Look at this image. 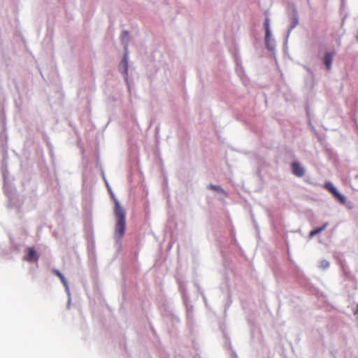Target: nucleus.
Listing matches in <instances>:
<instances>
[{
    "mask_svg": "<svg viewBox=\"0 0 358 358\" xmlns=\"http://www.w3.org/2000/svg\"><path fill=\"white\" fill-rule=\"evenodd\" d=\"M113 200L115 203L113 212L116 220L114 237L115 239H117V241H120L125 233L126 213L124 209L121 206L120 202L115 198Z\"/></svg>",
    "mask_w": 358,
    "mask_h": 358,
    "instance_id": "obj_1",
    "label": "nucleus"
},
{
    "mask_svg": "<svg viewBox=\"0 0 358 358\" xmlns=\"http://www.w3.org/2000/svg\"><path fill=\"white\" fill-rule=\"evenodd\" d=\"M292 170L293 173L297 177H302L305 173L304 169L297 162L292 164Z\"/></svg>",
    "mask_w": 358,
    "mask_h": 358,
    "instance_id": "obj_2",
    "label": "nucleus"
},
{
    "mask_svg": "<svg viewBox=\"0 0 358 358\" xmlns=\"http://www.w3.org/2000/svg\"><path fill=\"white\" fill-rule=\"evenodd\" d=\"M38 255L33 248H29L27 249V256L26 260L28 262H36L38 261Z\"/></svg>",
    "mask_w": 358,
    "mask_h": 358,
    "instance_id": "obj_3",
    "label": "nucleus"
},
{
    "mask_svg": "<svg viewBox=\"0 0 358 358\" xmlns=\"http://www.w3.org/2000/svg\"><path fill=\"white\" fill-rule=\"evenodd\" d=\"M333 56L334 53L327 52L325 54L324 58V63L328 70H330L331 68V64L333 62Z\"/></svg>",
    "mask_w": 358,
    "mask_h": 358,
    "instance_id": "obj_4",
    "label": "nucleus"
},
{
    "mask_svg": "<svg viewBox=\"0 0 358 358\" xmlns=\"http://www.w3.org/2000/svg\"><path fill=\"white\" fill-rule=\"evenodd\" d=\"M52 273L57 275L61 280V282H62V284L66 287L68 288V283H67V281L66 280V278H64V276L62 275V273L59 271V270H57V269H54L52 271Z\"/></svg>",
    "mask_w": 358,
    "mask_h": 358,
    "instance_id": "obj_5",
    "label": "nucleus"
},
{
    "mask_svg": "<svg viewBox=\"0 0 358 358\" xmlns=\"http://www.w3.org/2000/svg\"><path fill=\"white\" fill-rule=\"evenodd\" d=\"M333 195L340 203L343 204L345 203L346 198L344 195L341 194L338 191H336Z\"/></svg>",
    "mask_w": 358,
    "mask_h": 358,
    "instance_id": "obj_6",
    "label": "nucleus"
},
{
    "mask_svg": "<svg viewBox=\"0 0 358 358\" xmlns=\"http://www.w3.org/2000/svg\"><path fill=\"white\" fill-rule=\"evenodd\" d=\"M122 66L124 67V73L127 74V68H128V58H127V54L124 55V58L122 59V60L121 62L120 67Z\"/></svg>",
    "mask_w": 358,
    "mask_h": 358,
    "instance_id": "obj_7",
    "label": "nucleus"
},
{
    "mask_svg": "<svg viewBox=\"0 0 358 358\" xmlns=\"http://www.w3.org/2000/svg\"><path fill=\"white\" fill-rule=\"evenodd\" d=\"M264 27L266 30V38H268L270 36V30H269V20L266 18L264 22Z\"/></svg>",
    "mask_w": 358,
    "mask_h": 358,
    "instance_id": "obj_8",
    "label": "nucleus"
},
{
    "mask_svg": "<svg viewBox=\"0 0 358 358\" xmlns=\"http://www.w3.org/2000/svg\"><path fill=\"white\" fill-rule=\"evenodd\" d=\"M326 188L334 194L336 191V188L330 182L326 184Z\"/></svg>",
    "mask_w": 358,
    "mask_h": 358,
    "instance_id": "obj_9",
    "label": "nucleus"
},
{
    "mask_svg": "<svg viewBox=\"0 0 358 358\" xmlns=\"http://www.w3.org/2000/svg\"><path fill=\"white\" fill-rule=\"evenodd\" d=\"M327 225H328V223H324L322 227L315 229H314L315 233H316V234H317L322 232L323 230H324L326 229Z\"/></svg>",
    "mask_w": 358,
    "mask_h": 358,
    "instance_id": "obj_10",
    "label": "nucleus"
},
{
    "mask_svg": "<svg viewBox=\"0 0 358 358\" xmlns=\"http://www.w3.org/2000/svg\"><path fill=\"white\" fill-rule=\"evenodd\" d=\"M209 187L211 189L217 191V192H222V193L224 192V190L222 189V187L220 186H218V185H210L209 186Z\"/></svg>",
    "mask_w": 358,
    "mask_h": 358,
    "instance_id": "obj_11",
    "label": "nucleus"
},
{
    "mask_svg": "<svg viewBox=\"0 0 358 358\" xmlns=\"http://www.w3.org/2000/svg\"><path fill=\"white\" fill-rule=\"evenodd\" d=\"M128 38H129V32L126 31H123L121 35V39H122V42H124V41L127 42Z\"/></svg>",
    "mask_w": 358,
    "mask_h": 358,
    "instance_id": "obj_12",
    "label": "nucleus"
},
{
    "mask_svg": "<svg viewBox=\"0 0 358 358\" xmlns=\"http://www.w3.org/2000/svg\"><path fill=\"white\" fill-rule=\"evenodd\" d=\"M322 266L323 268H327L329 266V262H326V261H324L322 262Z\"/></svg>",
    "mask_w": 358,
    "mask_h": 358,
    "instance_id": "obj_13",
    "label": "nucleus"
},
{
    "mask_svg": "<svg viewBox=\"0 0 358 358\" xmlns=\"http://www.w3.org/2000/svg\"><path fill=\"white\" fill-rule=\"evenodd\" d=\"M316 235V233H315L314 230L311 231L309 234V236L310 237H313L314 236Z\"/></svg>",
    "mask_w": 358,
    "mask_h": 358,
    "instance_id": "obj_14",
    "label": "nucleus"
},
{
    "mask_svg": "<svg viewBox=\"0 0 358 358\" xmlns=\"http://www.w3.org/2000/svg\"><path fill=\"white\" fill-rule=\"evenodd\" d=\"M357 314H358V304H357Z\"/></svg>",
    "mask_w": 358,
    "mask_h": 358,
    "instance_id": "obj_15",
    "label": "nucleus"
}]
</instances>
